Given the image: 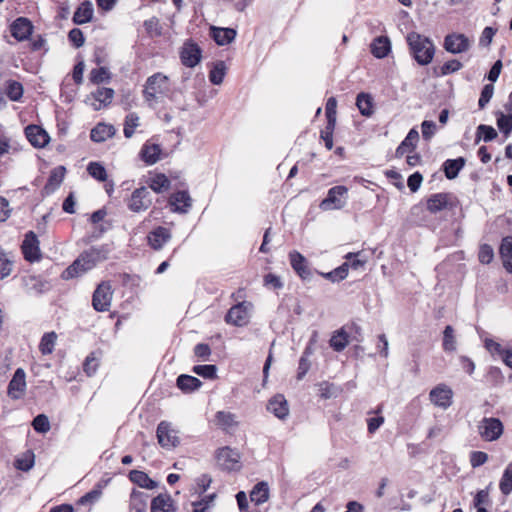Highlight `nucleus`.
<instances>
[{
	"instance_id": "bb28decb",
	"label": "nucleus",
	"mask_w": 512,
	"mask_h": 512,
	"mask_svg": "<svg viewBox=\"0 0 512 512\" xmlns=\"http://www.w3.org/2000/svg\"><path fill=\"white\" fill-rule=\"evenodd\" d=\"M115 134V128L112 125L100 123L96 125L90 133L92 141L100 143L111 138Z\"/></svg>"
},
{
	"instance_id": "5fc2aeb1",
	"label": "nucleus",
	"mask_w": 512,
	"mask_h": 512,
	"mask_svg": "<svg viewBox=\"0 0 512 512\" xmlns=\"http://www.w3.org/2000/svg\"><path fill=\"white\" fill-rule=\"evenodd\" d=\"M32 427L38 433H47L51 426L48 417L45 414L37 415L32 421Z\"/></svg>"
},
{
	"instance_id": "a19ab883",
	"label": "nucleus",
	"mask_w": 512,
	"mask_h": 512,
	"mask_svg": "<svg viewBox=\"0 0 512 512\" xmlns=\"http://www.w3.org/2000/svg\"><path fill=\"white\" fill-rule=\"evenodd\" d=\"M499 489L503 495H509L512 492V461L506 466L500 479Z\"/></svg>"
},
{
	"instance_id": "473e14b6",
	"label": "nucleus",
	"mask_w": 512,
	"mask_h": 512,
	"mask_svg": "<svg viewBox=\"0 0 512 512\" xmlns=\"http://www.w3.org/2000/svg\"><path fill=\"white\" fill-rule=\"evenodd\" d=\"M465 159L459 157L457 159H448L443 163V170L448 179H454L458 176L460 170L465 166Z\"/></svg>"
},
{
	"instance_id": "f8f14e48",
	"label": "nucleus",
	"mask_w": 512,
	"mask_h": 512,
	"mask_svg": "<svg viewBox=\"0 0 512 512\" xmlns=\"http://www.w3.org/2000/svg\"><path fill=\"white\" fill-rule=\"evenodd\" d=\"M26 387V373L24 369L18 368L8 384L7 394L11 399L18 400L25 394Z\"/></svg>"
},
{
	"instance_id": "2f4dec72",
	"label": "nucleus",
	"mask_w": 512,
	"mask_h": 512,
	"mask_svg": "<svg viewBox=\"0 0 512 512\" xmlns=\"http://www.w3.org/2000/svg\"><path fill=\"white\" fill-rule=\"evenodd\" d=\"M161 148L158 144H145L141 149V158L148 164L153 165L160 159Z\"/></svg>"
},
{
	"instance_id": "f3484780",
	"label": "nucleus",
	"mask_w": 512,
	"mask_h": 512,
	"mask_svg": "<svg viewBox=\"0 0 512 512\" xmlns=\"http://www.w3.org/2000/svg\"><path fill=\"white\" fill-rule=\"evenodd\" d=\"M452 207L451 195L448 193H436L427 199V210L430 213H437Z\"/></svg>"
},
{
	"instance_id": "6e6552de",
	"label": "nucleus",
	"mask_w": 512,
	"mask_h": 512,
	"mask_svg": "<svg viewBox=\"0 0 512 512\" xmlns=\"http://www.w3.org/2000/svg\"><path fill=\"white\" fill-rule=\"evenodd\" d=\"M348 189L345 186H335L329 189L327 197L323 199L319 207L323 211L341 209L344 207Z\"/></svg>"
},
{
	"instance_id": "49530a36",
	"label": "nucleus",
	"mask_w": 512,
	"mask_h": 512,
	"mask_svg": "<svg viewBox=\"0 0 512 512\" xmlns=\"http://www.w3.org/2000/svg\"><path fill=\"white\" fill-rule=\"evenodd\" d=\"M87 171L91 177L99 182H104L107 180L106 169L99 162H90L87 166Z\"/></svg>"
},
{
	"instance_id": "864d4df0",
	"label": "nucleus",
	"mask_w": 512,
	"mask_h": 512,
	"mask_svg": "<svg viewBox=\"0 0 512 512\" xmlns=\"http://www.w3.org/2000/svg\"><path fill=\"white\" fill-rule=\"evenodd\" d=\"M192 371L203 378L214 379L216 378L217 367L212 364L196 365Z\"/></svg>"
},
{
	"instance_id": "cd10ccee",
	"label": "nucleus",
	"mask_w": 512,
	"mask_h": 512,
	"mask_svg": "<svg viewBox=\"0 0 512 512\" xmlns=\"http://www.w3.org/2000/svg\"><path fill=\"white\" fill-rule=\"evenodd\" d=\"M499 252L504 268L512 273V236H507L502 239Z\"/></svg>"
},
{
	"instance_id": "5701e85b",
	"label": "nucleus",
	"mask_w": 512,
	"mask_h": 512,
	"mask_svg": "<svg viewBox=\"0 0 512 512\" xmlns=\"http://www.w3.org/2000/svg\"><path fill=\"white\" fill-rule=\"evenodd\" d=\"M418 139H419L418 131L415 128H412L408 132V134L405 137V139L397 147L396 152H395V156L397 158H401L406 153L412 152L415 149V147H416V143H417Z\"/></svg>"
},
{
	"instance_id": "412c9836",
	"label": "nucleus",
	"mask_w": 512,
	"mask_h": 512,
	"mask_svg": "<svg viewBox=\"0 0 512 512\" xmlns=\"http://www.w3.org/2000/svg\"><path fill=\"white\" fill-rule=\"evenodd\" d=\"M267 410L273 413L279 419H284L289 414L287 400L281 394H277L269 400L267 404Z\"/></svg>"
},
{
	"instance_id": "8fccbe9b",
	"label": "nucleus",
	"mask_w": 512,
	"mask_h": 512,
	"mask_svg": "<svg viewBox=\"0 0 512 512\" xmlns=\"http://www.w3.org/2000/svg\"><path fill=\"white\" fill-rule=\"evenodd\" d=\"M138 125H139L138 115L136 113H129L125 117L124 129H123L124 136L126 138H131L134 134L135 128L138 127Z\"/></svg>"
},
{
	"instance_id": "603ef678",
	"label": "nucleus",
	"mask_w": 512,
	"mask_h": 512,
	"mask_svg": "<svg viewBox=\"0 0 512 512\" xmlns=\"http://www.w3.org/2000/svg\"><path fill=\"white\" fill-rule=\"evenodd\" d=\"M13 261L0 247V280L9 276L12 272Z\"/></svg>"
},
{
	"instance_id": "e2e57ef3",
	"label": "nucleus",
	"mask_w": 512,
	"mask_h": 512,
	"mask_svg": "<svg viewBox=\"0 0 512 512\" xmlns=\"http://www.w3.org/2000/svg\"><path fill=\"white\" fill-rule=\"evenodd\" d=\"M34 465V455L29 453L22 458H18L15 462V466L17 469L22 471L30 470Z\"/></svg>"
},
{
	"instance_id": "f03ea898",
	"label": "nucleus",
	"mask_w": 512,
	"mask_h": 512,
	"mask_svg": "<svg viewBox=\"0 0 512 512\" xmlns=\"http://www.w3.org/2000/svg\"><path fill=\"white\" fill-rule=\"evenodd\" d=\"M406 40L411 55L419 65L425 66L432 62L435 46L428 37L413 31L407 34Z\"/></svg>"
},
{
	"instance_id": "423d86ee",
	"label": "nucleus",
	"mask_w": 512,
	"mask_h": 512,
	"mask_svg": "<svg viewBox=\"0 0 512 512\" xmlns=\"http://www.w3.org/2000/svg\"><path fill=\"white\" fill-rule=\"evenodd\" d=\"M113 290L110 282L103 281L96 287L92 295V306L97 312H106L110 309Z\"/></svg>"
},
{
	"instance_id": "69168bd1",
	"label": "nucleus",
	"mask_w": 512,
	"mask_h": 512,
	"mask_svg": "<svg viewBox=\"0 0 512 512\" xmlns=\"http://www.w3.org/2000/svg\"><path fill=\"white\" fill-rule=\"evenodd\" d=\"M69 41L76 47L79 48L84 44L83 32L78 28H73L68 34Z\"/></svg>"
},
{
	"instance_id": "9b49d317",
	"label": "nucleus",
	"mask_w": 512,
	"mask_h": 512,
	"mask_svg": "<svg viewBox=\"0 0 512 512\" xmlns=\"http://www.w3.org/2000/svg\"><path fill=\"white\" fill-rule=\"evenodd\" d=\"M431 403L442 409H447L452 405L453 391L446 384H438L429 393Z\"/></svg>"
},
{
	"instance_id": "a18cd8bd",
	"label": "nucleus",
	"mask_w": 512,
	"mask_h": 512,
	"mask_svg": "<svg viewBox=\"0 0 512 512\" xmlns=\"http://www.w3.org/2000/svg\"><path fill=\"white\" fill-rule=\"evenodd\" d=\"M443 349L446 352H452L456 350V337L452 326L447 325L443 331Z\"/></svg>"
},
{
	"instance_id": "1a4fd4ad",
	"label": "nucleus",
	"mask_w": 512,
	"mask_h": 512,
	"mask_svg": "<svg viewBox=\"0 0 512 512\" xmlns=\"http://www.w3.org/2000/svg\"><path fill=\"white\" fill-rule=\"evenodd\" d=\"M157 440L162 448L172 449L179 444L178 433L172 428L171 423L161 421L157 426Z\"/></svg>"
},
{
	"instance_id": "39448f33",
	"label": "nucleus",
	"mask_w": 512,
	"mask_h": 512,
	"mask_svg": "<svg viewBox=\"0 0 512 512\" xmlns=\"http://www.w3.org/2000/svg\"><path fill=\"white\" fill-rule=\"evenodd\" d=\"M179 58L183 66L194 68L202 60V49L192 39H187L179 49Z\"/></svg>"
},
{
	"instance_id": "f257e3e1",
	"label": "nucleus",
	"mask_w": 512,
	"mask_h": 512,
	"mask_svg": "<svg viewBox=\"0 0 512 512\" xmlns=\"http://www.w3.org/2000/svg\"><path fill=\"white\" fill-rule=\"evenodd\" d=\"M110 251L108 245H102L83 252L64 272L66 278L77 277L92 269L97 263L106 260Z\"/></svg>"
},
{
	"instance_id": "9d476101",
	"label": "nucleus",
	"mask_w": 512,
	"mask_h": 512,
	"mask_svg": "<svg viewBox=\"0 0 512 512\" xmlns=\"http://www.w3.org/2000/svg\"><path fill=\"white\" fill-rule=\"evenodd\" d=\"M152 204L150 192L147 187H140L135 189L127 203L128 208L132 212H140L147 210Z\"/></svg>"
},
{
	"instance_id": "6ab92c4d",
	"label": "nucleus",
	"mask_w": 512,
	"mask_h": 512,
	"mask_svg": "<svg viewBox=\"0 0 512 512\" xmlns=\"http://www.w3.org/2000/svg\"><path fill=\"white\" fill-rule=\"evenodd\" d=\"M290 264L294 271L303 279L308 280L311 277V271L307 266V260L298 251H292L289 254Z\"/></svg>"
},
{
	"instance_id": "20e7f679",
	"label": "nucleus",
	"mask_w": 512,
	"mask_h": 512,
	"mask_svg": "<svg viewBox=\"0 0 512 512\" xmlns=\"http://www.w3.org/2000/svg\"><path fill=\"white\" fill-rule=\"evenodd\" d=\"M480 437L488 442L498 440L503 432L504 426L500 419L495 417H484L477 426Z\"/></svg>"
},
{
	"instance_id": "dca6fc26",
	"label": "nucleus",
	"mask_w": 512,
	"mask_h": 512,
	"mask_svg": "<svg viewBox=\"0 0 512 512\" xmlns=\"http://www.w3.org/2000/svg\"><path fill=\"white\" fill-rule=\"evenodd\" d=\"M25 135L35 148L45 147L50 140L48 133L42 127L34 124L28 125L25 128Z\"/></svg>"
},
{
	"instance_id": "a878e982",
	"label": "nucleus",
	"mask_w": 512,
	"mask_h": 512,
	"mask_svg": "<svg viewBox=\"0 0 512 512\" xmlns=\"http://www.w3.org/2000/svg\"><path fill=\"white\" fill-rule=\"evenodd\" d=\"M173 500L169 494H159L151 502V512H174Z\"/></svg>"
},
{
	"instance_id": "6e6d98bb",
	"label": "nucleus",
	"mask_w": 512,
	"mask_h": 512,
	"mask_svg": "<svg viewBox=\"0 0 512 512\" xmlns=\"http://www.w3.org/2000/svg\"><path fill=\"white\" fill-rule=\"evenodd\" d=\"M326 279L332 282H338L345 279L348 275V264H342L331 272L322 274Z\"/></svg>"
},
{
	"instance_id": "2eb2a0df",
	"label": "nucleus",
	"mask_w": 512,
	"mask_h": 512,
	"mask_svg": "<svg viewBox=\"0 0 512 512\" xmlns=\"http://www.w3.org/2000/svg\"><path fill=\"white\" fill-rule=\"evenodd\" d=\"M24 258L29 262L38 261L41 258L39 241L34 232L30 231L25 235L21 246Z\"/></svg>"
},
{
	"instance_id": "ddd939ff",
	"label": "nucleus",
	"mask_w": 512,
	"mask_h": 512,
	"mask_svg": "<svg viewBox=\"0 0 512 512\" xmlns=\"http://www.w3.org/2000/svg\"><path fill=\"white\" fill-rule=\"evenodd\" d=\"M239 453L230 447H222L217 451V464L224 470H237L239 468Z\"/></svg>"
},
{
	"instance_id": "37998d69",
	"label": "nucleus",
	"mask_w": 512,
	"mask_h": 512,
	"mask_svg": "<svg viewBox=\"0 0 512 512\" xmlns=\"http://www.w3.org/2000/svg\"><path fill=\"white\" fill-rule=\"evenodd\" d=\"M348 335L347 333L341 329L336 331L331 339H330V346L337 352H340L345 349V347L348 345Z\"/></svg>"
},
{
	"instance_id": "79ce46f5",
	"label": "nucleus",
	"mask_w": 512,
	"mask_h": 512,
	"mask_svg": "<svg viewBox=\"0 0 512 512\" xmlns=\"http://www.w3.org/2000/svg\"><path fill=\"white\" fill-rule=\"evenodd\" d=\"M169 187L170 180L162 173L156 174L150 179L149 188L156 193H161L162 191L169 189Z\"/></svg>"
},
{
	"instance_id": "0eeeda50",
	"label": "nucleus",
	"mask_w": 512,
	"mask_h": 512,
	"mask_svg": "<svg viewBox=\"0 0 512 512\" xmlns=\"http://www.w3.org/2000/svg\"><path fill=\"white\" fill-rule=\"evenodd\" d=\"M251 309L252 304L247 301L232 306L225 316L226 323L237 327L247 325L249 323Z\"/></svg>"
},
{
	"instance_id": "4c0bfd02",
	"label": "nucleus",
	"mask_w": 512,
	"mask_h": 512,
	"mask_svg": "<svg viewBox=\"0 0 512 512\" xmlns=\"http://www.w3.org/2000/svg\"><path fill=\"white\" fill-rule=\"evenodd\" d=\"M227 67L224 61H217L209 72V80L214 85H220L226 74Z\"/></svg>"
},
{
	"instance_id": "7ed1b4c3",
	"label": "nucleus",
	"mask_w": 512,
	"mask_h": 512,
	"mask_svg": "<svg viewBox=\"0 0 512 512\" xmlns=\"http://www.w3.org/2000/svg\"><path fill=\"white\" fill-rule=\"evenodd\" d=\"M169 91V78L163 73L157 72L149 76L143 90V96L150 106L158 102L159 96Z\"/></svg>"
},
{
	"instance_id": "338daca9",
	"label": "nucleus",
	"mask_w": 512,
	"mask_h": 512,
	"mask_svg": "<svg viewBox=\"0 0 512 512\" xmlns=\"http://www.w3.org/2000/svg\"><path fill=\"white\" fill-rule=\"evenodd\" d=\"M194 354L200 360L207 361L211 355V349L208 344L199 343L194 348Z\"/></svg>"
},
{
	"instance_id": "3c124183",
	"label": "nucleus",
	"mask_w": 512,
	"mask_h": 512,
	"mask_svg": "<svg viewBox=\"0 0 512 512\" xmlns=\"http://www.w3.org/2000/svg\"><path fill=\"white\" fill-rule=\"evenodd\" d=\"M22 283L24 288L28 291H35V292H41L44 284L42 281L34 276V275H27L22 277Z\"/></svg>"
},
{
	"instance_id": "393cba45",
	"label": "nucleus",
	"mask_w": 512,
	"mask_h": 512,
	"mask_svg": "<svg viewBox=\"0 0 512 512\" xmlns=\"http://www.w3.org/2000/svg\"><path fill=\"white\" fill-rule=\"evenodd\" d=\"M236 34V30L233 28L211 27V36L220 46L230 44L235 39Z\"/></svg>"
},
{
	"instance_id": "680f3d73",
	"label": "nucleus",
	"mask_w": 512,
	"mask_h": 512,
	"mask_svg": "<svg viewBox=\"0 0 512 512\" xmlns=\"http://www.w3.org/2000/svg\"><path fill=\"white\" fill-rule=\"evenodd\" d=\"M437 126L435 122L424 120L421 124L422 137L424 140L429 141L436 133Z\"/></svg>"
},
{
	"instance_id": "c9c22d12",
	"label": "nucleus",
	"mask_w": 512,
	"mask_h": 512,
	"mask_svg": "<svg viewBox=\"0 0 512 512\" xmlns=\"http://www.w3.org/2000/svg\"><path fill=\"white\" fill-rule=\"evenodd\" d=\"M93 98L99 102L98 106H95V110H99L102 106H107L112 102L114 97V90L106 87H99L94 93Z\"/></svg>"
},
{
	"instance_id": "13d9d810",
	"label": "nucleus",
	"mask_w": 512,
	"mask_h": 512,
	"mask_svg": "<svg viewBox=\"0 0 512 512\" xmlns=\"http://www.w3.org/2000/svg\"><path fill=\"white\" fill-rule=\"evenodd\" d=\"M494 93L493 84H486L480 94V98L478 101V106L480 109H484L486 105L490 102Z\"/></svg>"
},
{
	"instance_id": "72a5a7b5",
	"label": "nucleus",
	"mask_w": 512,
	"mask_h": 512,
	"mask_svg": "<svg viewBox=\"0 0 512 512\" xmlns=\"http://www.w3.org/2000/svg\"><path fill=\"white\" fill-rule=\"evenodd\" d=\"M148 495L144 492L133 490L130 496V509L135 512H145L147 509Z\"/></svg>"
},
{
	"instance_id": "7c9ffc66",
	"label": "nucleus",
	"mask_w": 512,
	"mask_h": 512,
	"mask_svg": "<svg viewBox=\"0 0 512 512\" xmlns=\"http://www.w3.org/2000/svg\"><path fill=\"white\" fill-rule=\"evenodd\" d=\"M93 16V6L89 1L80 4L73 15V22L81 25L89 22Z\"/></svg>"
},
{
	"instance_id": "09e8293b",
	"label": "nucleus",
	"mask_w": 512,
	"mask_h": 512,
	"mask_svg": "<svg viewBox=\"0 0 512 512\" xmlns=\"http://www.w3.org/2000/svg\"><path fill=\"white\" fill-rule=\"evenodd\" d=\"M217 425L229 429L237 425L236 416L230 412L219 411L216 414Z\"/></svg>"
},
{
	"instance_id": "a211bd4d",
	"label": "nucleus",
	"mask_w": 512,
	"mask_h": 512,
	"mask_svg": "<svg viewBox=\"0 0 512 512\" xmlns=\"http://www.w3.org/2000/svg\"><path fill=\"white\" fill-rule=\"evenodd\" d=\"M32 31L33 25L27 18L19 17L11 24V34L18 41L26 40Z\"/></svg>"
},
{
	"instance_id": "4d7b16f0",
	"label": "nucleus",
	"mask_w": 512,
	"mask_h": 512,
	"mask_svg": "<svg viewBox=\"0 0 512 512\" xmlns=\"http://www.w3.org/2000/svg\"><path fill=\"white\" fill-rule=\"evenodd\" d=\"M110 79V72L106 67H100L93 69L90 72V80L95 84L106 82Z\"/></svg>"
},
{
	"instance_id": "e433bc0d",
	"label": "nucleus",
	"mask_w": 512,
	"mask_h": 512,
	"mask_svg": "<svg viewBox=\"0 0 512 512\" xmlns=\"http://www.w3.org/2000/svg\"><path fill=\"white\" fill-rule=\"evenodd\" d=\"M497 127L505 138L509 137L512 132V114H505L502 111L495 113Z\"/></svg>"
},
{
	"instance_id": "b1692460",
	"label": "nucleus",
	"mask_w": 512,
	"mask_h": 512,
	"mask_svg": "<svg viewBox=\"0 0 512 512\" xmlns=\"http://www.w3.org/2000/svg\"><path fill=\"white\" fill-rule=\"evenodd\" d=\"M370 51L372 55L378 59L384 58L391 51V42L386 36L376 37L371 45Z\"/></svg>"
},
{
	"instance_id": "774afa93",
	"label": "nucleus",
	"mask_w": 512,
	"mask_h": 512,
	"mask_svg": "<svg viewBox=\"0 0 512 512\" xmlns=\"http://www.w3.org/2000/svg\"><path fill=\"white\" fill-rule=\"evenodd\" d=\"M487 460L488 454L482 451H474L470 455V463L473 468L483 465Z\"/></svg>"
},
{
	"instance_id": "c85d7f7f",
	"label": "nucleus",
	"mask_w": 512,
	"mask_h": 512,
	"mask_svg": "<svg viewBox=\"0 0 512 512\" xmlns=\"http://www.w3.org/2000/svg\"><path fill=\"white\" fill-rule=\"evenodd\" d=\"M176 384L182 392L190 393L199 389L202 382L194 376L182 374L178 376Z\"/></svg>"
},
{
	"instance_id": "0e129e2a",
	"label": "nucleus",
	"mask_w": 512,
	"mask_h": 512,
	"mask_svg": "<svg viewBox=\"0 0 512 512\" xmlns=\"http://www.w3.org/2000/svg\"><path fill=\"white\" fill-rule=\"evenodd\" d=\"M360 255V253H348L345 258H346V262H344L343 264H348V269L349 268H352L354 270H357L361 267L364 266V264L366 263L365 260H361V259H358L357 257Z\"/></svg>"
},
{
	"instance_id": "c03bdc74",
	"label": "nucleus",
	"mask_w": 512,
	"mask_h": 512,
	"mask_svg": "<svg viewBox=\"0 0 512 512\" xmlns=\"http://www.w3.org/2000/svg\"><path fill=\"white\" fill-rule=\"evenodd\" d=\"M497 135V131L492 126L481 124L477 127L475 142L478 143L481 139L485 142H489L494 140Z\"/></svg>"
},
{
	"instance_id": "ea45409f",
	"label": "nucleus",
	"mask_w": 512,
	"mask_h": 512,
	"mask_svg": "<svg viewBox=\"0 0 512 512\" xmlns=\"http://www.w3.org/2000/svg\"><path fill=\"white\" fill-rule=\"evenodd\" d=\"M356 105L360 113L364 116H370L373 113L372 97L367 93L358 94Z\"/></svg>"
},
{
	"instance_id": "4be33fe9",
	"label": "nucleus",
	"mask_w": 512,
	"mask_h": 512,
	"mask_svg": "<svg viewBox=\"0 0 512 512\" xmlns=\"http://www.w3.org/2000/svg\"><path fill=\"white\" fill-rule=\"evenodd\" d=\"M191 197L187 191H178L171 195L169 203L174 212L186 213L191 207Z\"/></svg>"
},
{
	"instance_id": "58836bf2",
	"label": "nucleus",
	"mask_w": 512,
	"mask_h": 512,
	"mask_svg": "<svg viewBox=\"0 0 512 512\" xmlns=\"http://www.w3.org/2000/svg\"><path fill=\"white\" fill-rule=\"evenodd\" d=\"M57 340V334L55 332L45 333L39 344V350L43 355H49L53 352Z\"/></svg>"
},
{
	"instance_id": "aec40b11",
	"label": "nucleus",
	"mask_w": 512,
	"mask_h": 512,
	"mask_svg": "<svg viewBox=\"0 0 512 512\" xmlns=\"http://www.w3.org/2000/svg\"><path fill=\"white\" fill-rule=\"evenodd\" d=\"M147 238L154 250H160L171 239V233L167 228L159 226L151 231Z\"/></svg>"
},
{
	"instance_id": "f704fd0d",
	"label": "nucleus",
	"mask_w": 512,
	"mask_h": 512,
	"mask_svg": "<svg viewBox=\"0 0 512 512\" xmlns=\"http://www.w3.org/2000/svg\"><path fill=\"white\" fill-rule=\"evenodd\" d=\"M250 499L257 505L263 504L269 499V488L266 482L257 483L250 493Z\"/></svg>"
},
{
	"instance_id": "de8ad7c7",
	"label": "nucleus",
	"mask_w": 512,
	"mask_h": 512,
	"mask_svg": "<svg viewBox=\"0 0 512 512\" xmlns=\"http://www.w3.org/2000/svg\"><path fill=\"white\" fill-rule=\"evenodd\" d=\"M6 95L12 101H18L23 95V86L20 82L9 80L6 84Z\"/></svg>"
},
{
	"instance_id": "4468645a",
	"label": "nucleus",
	"mask_w": 512,
	"mask_h": 512,
	"mask_svg": "<svg viewBox=\"0 0 512 512\" xmlns=\"http://www.w3.org/2000/svg\"><path fill=\"white\" fill-rule=\"evenodd\" d=\"M471 43L469 39L461 33L448 34L444 39V48L452 54H459L469 50Z\"/></svg>"
},
{
	"instance_id": "c756f323",
	"label": "nucleus",
	"mask_w": 512,
	"mask_h": 512,
	"mask_svg": "<svg viewBox=\"0 0 512 512\" xmlns=\"http://www.w3.org/2000/svg\"><path fill=\"white\" fill-rule=\"evenodd\" d=\"M65 172L66 169L64 166H58L51 171L44 187L47 193L55 191L61 185L64 180Z\"/></svg>"
},
{
	"instance_id": "052dcab7",
	"label": "nucleus",
	"mask_w": 512,
	"mask_h": 512,
	"mask_svg": "<svg viewBox=\"0 0 512 512\" xmlns=\"http://www.w3.org/2000/svg\"><path fill=\"white\" fill-rule=\"evenodd\" d=\"M462 63L456 59L445 62L440 68V75L445 76L457 72L462 68Z\"/></svg>"
},
{
	"instance_id": "bf43d9fd",
	"label": "nucleus",
	"mask_w": 512,
	"mask_h": 512,
	"mask_svg": "<svg viewBox=\"0 0 512 512\" xmlns=\"http://www.w3.org/2000/svg\"><path fill=\"white\" fill-rule=\"evenodd\" d=\"M478 258L482 264H489L494 258V251L492 247L488 244L481 245Z\"/></svg>"
}]
</instances>
